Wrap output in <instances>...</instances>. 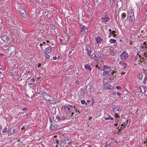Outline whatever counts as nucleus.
<instances>
[{"mask_svg":"<svg viewBox=\"0 0 147 147\" xmlns=\"http://www.w3.org/2000/svg\"><path fill=\"white\" fill-rule=\"evenodd\" d=\"M87 54L89 56H91V53L92 52L91 49L89 45H87L86 46L85 49Z\"/></svg>","mask_w":147,"mask_h":147,"instance_id":"8","label":"nucleus"},{"mask_svg":"<svg viewBox=\"0 0 147 147\" xmlns=\"http://www.w3.org/2000/svg\"><path fill=\"white\" fill-rule=\"evenodd\" d=\"M128 57V54L125 52H123L121 55V58L123 59H126Z\"/></svg>","mask_w":147,"mask_h":147,"instance_id":"12","label":"nucleus"},{"mask_svg":"<svg viewBox=\"0 0 147 147\" xmlns=\"http://www.w3.org/2000/svg\"><path fill=\"white\" fill-rule=\"evenodd\" d=\"M85 68L86 69L89 70L90 71L91 70L92 68L88 64H86L84 65Z\"/></svg>","mask_w":147,"mask_h":147,"instance_id":"18","label":"nucleus"},{"mask_svg":"<svg viewBox=\"0 0 147 147\" xmlns=\"http://www.w3.org/2000/svg\"><path fill=\"white\" fill-rule=\"evenodd\" d=\"M128 13L127 20L129 22L131 23L133 21H134V12L133 10H130L128 12Z\"/></svg>","mask_w":147,"mask_h":147,"instance_id":"2","label":"nucleus"},{"mask_svg":"<svg viewBox=\"0 0 147 147\" xmlns=\"http://www.w3.org/2000/svg\"><path fill=\"white\" fill-rule=\"evenodd\" d=\"M41 95L46 101H49L48 102L50 104L56 103L58 102L56 99L51 96L46 92H43L42 93Z\"/></svg>","mask_w":147,"mask_h":147,"instance_id":"1","label":"nucleus"},{"mask_svg":"<svg viewBox=\"0 0 147 147\" xmlns=\"http://www.w3.org/2000/svg\"><path fill=\"white\" fill-rule=\"evenodd\" d=\"M8 131V129L7 127H5L4 129L2 130V132L3 133H4L5 132H7Z\"/></svg>","mask_w":147,"mask_h":147,"instance_id":"29","label":"nucleus"},{"mask_svg":"<svg viewBox=\"0 0 147 147\" xmlns=\"http://www.w3.org/2000/svg\"><path fill=\"white\" fill-rule=\"evenodd\" d=\"M123 128V127H120V129H119V130H120L121 129H122Z\"/></svg>","mask_w":147,"mask_h":147,"instance_id":"62","label":"nucleus"},{"mask_svg":"<svg viewBox=\"0 0 147 147\" xmlns=\"http://www.w3.org/2000/svg\"><path fill=\"white\" fill-rule=\"evenodd\" d=\"M114 0H110V2L111 3L110 4V5L112 6L113 4V3L114 2Z\"/></svg>","mask_w":147,"mask_h":147,"instance_id":"35","label":"nucleus"},{"mask_svg":"<svg viewBox=\"0 0 147 147\" xmlns=\"http://www.w3.org/2000/svg\"><path fill=\"white\" fill-rule=\"evenodd\" d=\"M121 3H122L120 1L117 2V7H118V8H120L122 6Z\"/></svg>","mask_w":147,"mask_h":147,"instance_id":"20","label":"nucleus"},{"mask_svg":"<svg viewBox=\"0 0 147 147\" xmlns=\"http://www.w3.org/2000/svg\"><path fill=\"white\" fill-rule=\"evenodd\" d=\"M117 89L119 90L121 88V87L120 86H117L116 87Z\"/></svg>","mask_w":147,"mask_h":147,"instance_id":"42","label":"nucleus"},{"mask_svg":"<svg viewBox=\"0 0 147 147\" xmlns=\"http://www.w3.org/2000/svg\"><path fill=\"white\" fill-rule=\"evenodd\" d=\"M76 83L78 85H80V84L79 83V82L78 81V80H76Z\"/></svg>","mask_w":147,"mask_h":147,"instance_id":"38","label":"nucleus"},{"mask_svg":"<svg viewBox=\"0 0 147 147\" xmlns=\"http://www.w3.org/2000/svg\"><path fill=\"white\" fill-rule=\"evenodd\" d=\"M143 47L144 48V47H146V49H147V46H143Z\"/></svg>","mask_w":147,"mask_h":147,"instance_id":"52","label":"nucleus"},{"mask_svg":"<svg viewBox=\"0 0 147 147\" xmlns=\"http://www.w3.org/2000/svg\"><path fill=\"white\" fill-rule=\"evenodd\" d=\"M45 51L46 52V53H49L51 52V48L49 47H47L45 49Z\"/></svg>","mask_w":147,"mask_h":147,"instance_id":"19","label":"nucleus"},{"mask_svg":"<svg viewBox=\"0 0 147 147\" xmlns=\"http://www.w3.org/2000/svg\"><path fill=\"white\" fill-rule=\"evenodd\" d=\"M94 2H97V0H93Z\"/></svg>","mask_w":147,"mask_h":147,"instance_id":"54","label":"nucleus"},{"mask_svg":"<svg viewBox=\"0 0 147 147\" xmlns=\"http://www.w3.org/2000/svg\"><path fill=\"white\" fill-rule=\"evenodd\" d=\"M55 27L54 26H53L52 27V29H54L55 30Z\"/></svg>","mask_w":147,"mask_h":147,"instance_id":"48","label":"nucleus"},{"mask_svg":"<svg viewBox=\"0 0 147 147\" xmlns=\"http://www.w3.org/2000/svg\"><path fill=\"white\" fill-rule=\"evenodd\" d=\"M104 146L105 147H107V145H105Z\"/></svg>","mask_w":147,"mask_h":147,"instance_id":"64","label":"nucleus"},{"mask_svg":"<svg viewBox=\"0 0 147 147\" xmlns=\"http://www.w3.org/2000/svg\"><path fill=\"white\" fill-rule=\"evenodd\" d=\"M70 114H71V117H72L73 114H74V113H71Z\"/></svg>","mask_w":147,"mask_h":147,"instance_id":"51","label":"nucleus"},{"mask_svg":"<svg viewBox=\"0 0 147 147\" xmlns=\"http://www.w3.org/2000/svg\"><path fill=\"white\" fill-rule=\"evenodd\" d=\"M71 51H69V54H70L71 53Z\"/></svg>","mask_w":147,"mask_h":147,"instance_id":"60","label":"nucleus"},{"mask_svg":"<svg viewBox=\"0 0 147 147\" xmlns=\"http://www.w3.org/2000/svg\"><path fill=\"white\" fill-rule=\"evenodd\" d=\"M1 38L2 40L6 43H8L9 41V39L6 35L3 34L1 36Z\"/></svg>","mask_w":147,"mask_h":147,"instance_id":"7","label":"nucleus"},{"mask_svg":"<svg viewBox=\"0 0 147 147\" xmlns=\"http://www.w3.org/2000/svg\"><path fill=\"white\" fill-rule=\"evenodd\" d=\"M73 106L69 105H67V106H65L64 107V110L66 111H68L69 112H71L73 109Z\"/></svg>","mask_w":147,"mask_h":147,"instance_id":"6","label":"nucleus"},{"mask_svg":"<svg viewBox=\"0 0 147 147\" xmlns=\"http://www.w3.org/2000/svg\"><path fill=\"white\" fill-rule=\"evenodd\" d=\"M127 123H126V122L122 124L121 126H126L127 125Z\"/></svg>","mask_w":147,"mask_h":147,"instance_id":"37","label":"nucleus"},{"mask_svg":"<svg viewBox=\"0 0 147 147\" xmlns=\"http://www.w3.org/2000/svg\"><path fill=\"white\" fill-rule=\"evenodd\" d=\"M63 118L65 119H67V117L66 116H65L63 117Z\"/></svg>","mask_w":147,"mask_h":147,"instance_id":"50","label":"nucleus"},{"mask_svg":"<svg viewBox=\"0 0 147 147\" xmlns=\"http://www.w3.org/2000/svg\"><path fill=\"white\" fill-rule=\"evenodd\" d=\"M138 56H135V59H137V58H138Z\"/></svg>","mask_w":147,"mask_h":147,"instance_id":"56","label":"nucleus"},{"mask_svg":"<svg viewBox=\"0 0 147 147\" xmlns=\"http://www.w3.org/2000/svg\"><path fill=\"white\" fill-rule=\"evenodd\" d=\"M103 87L105 89H109V87H110L109 84L108 85L106 83H105L104 84Z\"/></svg>","mask_w":147,"mask_h":147,"instance_id":"22","label":"nucleus"},{"mask_svg":"<svg viewBox=\"0 0 147 147\" xmlns=\"http://www.w3.org/2000/svg\"><path fill=\"white\" fill-rule=\"evenodd\" d=\"M13 48V49H14V47H10L9 48H8V51H10V50L11 49H12ZM14 50H12V51L11 52H11H14Z\"/></svg>","mask_w":147,"mask_h":147,"instance_id":"30","label":"nucleus"},{"mask_svg":"<svg viewBox=\"0 0 147 147\" xmlns=\"http://www.w3.org/2000/svg\"><path fill=\"white\" fill-rule=\"evenodd\" d=\"M20 12L21 15L23 17L25 18L26 17V13L25 10L24 9H21L20 11Z\"/></svg>","mask_w":147,"mask_h":147,"instance_id":"14","label":"nucleus"},{"mask_svg":"<svg viewBox=\"0 0 147 147\" xmlns=\"http://www.w3.org/2000/svg\"><path fill=\"white\" fill-rule=\"evenodd\" d=\"M116 33L115 31H113L112 32V34L114 37H115L116 36V35L115 34V33Z\"/></svg>","mask_w":147,"mask_h":147,"instance_id":"33","label":"nucleus"},{"mask_svg":"<svg viewBox=\"0 0 147 147\" xmlns=\"http://www.w3.org/2000/svg\"><path fill=\"white\" fill-rule=\"evenodd\" d=\"M103 71H104V72L103 73V76H105L107 74H108V70H105L104 68H103Z\"/></svg>","mask_w":147,"mask_h":147,"instance_id":"28","label":"nucleus"},{"mask_svg":"<svg viewBox=\"0 0 147 147\" xmlns=\"http://www.w3.org/2000/svg\"><path fill=\"white\" fill-rule=\"evenodd\" d=\"M115 116L116 117H117V118L119 117L117 115H115Z\"/></svg>","mask_w":147,"mask_h":147,"instance_id":"55","label":"nucleus"},{"mask_svg":"<svg viewBox=\"0 0 147 147\" xmlns=\"http://www.w3.org/2000/svg\"><path fill=\"white\" fill-rule=\"evenodd\" d=\"M68 144H69V145H70V144H71V142H70L68 143Z\"/></svg>","mask_w":147,"mask_h":147,"instance_id":"61","label":"nucleus"},{"mask_svg":"<svg viewBox=\"0 0 147 147\" xmlns=\"http://www.w3.org/2000/svg\"><path fill=\"white\" fill-rule=\"evenodd\" d=\"M65 120V119L63 118V117L62 118H61V121H64Z\"/></svg>","mask_w":147,"mask_h":147,"instance_id":"49","label":"nucleus"},{"mask_svg":"<svg viewBox=\"0 0 147 147\" xmlns=\"http://www.w3.org/2000/svg\"><path fill=\"white\" fill-rule=\"evenodd\" d=\"M118 125V124L117 123V124H115V125L116 126H117V125Z\"/></svg>","mask_w":147,"mask_h":147,"instance_id":"59","label":"nucleus"},{"mask_svg":"<svg viewBox=\"0 0 147 147\" xmlns=\"http://www.w3.org/2000/svg\"><path fill=\"white\" fill-rule=\"evenodd\" d=\"M96 40L97 41V43H100L102 42V39L100 37L98 36L96 38Z\"/></svg>","mask_w":147,"mask_h":147,"instance_id":"17","label":"nucleus"},{"mask_svg":"<svg viewBox=\"0 0 147 147\" xmlns=\"http://www.w3.org/2000/svg\"><path fill=\"white\" fill-rule=\"evenodd\" d=\"M96 67L98 68V69H100V67H98L97 65H96Z\"/></svg>","mask_w":147,"mask_h":147,"instance_id":"44","label":"nucleus"},{"mask_svg":"<svg viewBox=\"0 0 147 147\" xmlns=\"http://www.w3.org/2000/svg\"><path fill=\"white\" fill-rule=\"evenodd\" d=\"M57 128V125L54 123H51V125L50 127V129L51 130H54Z\"/></svg>","mask_w":147,"mask_h":147,"instance_id":"15","label":"nucleus"},{"mask_svg":"<svg viewBox=\"0 0 147 147\" xmlns=\"http://www.w3.org/2000/svg\"><path fill=\"white\" fill-rule=\"evenodd\" d=\"M117 94L118 96H119L121 95L122 94V93L117 92Z\"/></svg>","mask_w":147,"mask_h":147,"instance_id":"41","label":"nucleus"},{"mask_svg":"<svg viewBox=\"0 0 147 147\" xmlns=\"http://www.w3.org/2000/svg\"><path fill=\"white\" fill-rule=\"evenodd\" d=\"M79 97L80 98H83L84 97L85 93L84 90L82 89H81L79 94Z\"/></svg>","mask_w":147,"mask_h":147,"instance_id":"10","label":"nucleus"},{"mask_svg":"<svg viewBox=\"0 0 147 147\" xmlns=\"http://www.w3.org/2000/svg\"><path fill=\"white\" fill-rule=\"evenodd\" d=\"M85 101L84 100H82L81 101V103L82 104H84L85 103Z\"/></svg>","mask_w":147,"mask_h":147,"instance_id":"39","label":"nucleus"},{"mask_svg":"<svg viewBox=\"0 0 147 147\" xmlns=\"http://www.w3.org/2000/svg\"><path fill=\"white\" fill-rule=\"evenodd\" d=\"M140 90L142 93L144 94V95H147V88L146 87L142 86L140 88Z\"/></svg>","mask_w":147,"mask_h":147,"instance_id":"9","label":"nucleus"},{"mask_svg":"<svg viewBox=\"0 0 147 147\" xmlns=\"http://www.w3.org/2000/svg\"><path fill=\"white\" fill-rule=\"evenodd\" d=\"M31 80H32L33 82H34L35 81V80L33 78L31 79Z\"/></svg>","mask_w":147,"mask_h":147,"instance_id":"57","label":"nucleus"},{"mask_svg":"<svg viewBox=\"0 0 147 147\" xmlns=\"http://www.w3.org/2000/svg\"><path fill=\"white\" fill-rule=\"evenodd\" d=\"M147 80V76L144 78L143 83L144 84H145L146 83V81Z\"/></svg>","mask_w":147,"mask_h":147,"instance_id":"34","label":"nucleus"},{"mask_svg":"<svg viewBox=\"0 0 147 147\" xmlns=\"http://www.w3.org/2000/svg\"><path fill=\"white\" fill-rule=\"evenodd\" d=\"M81 34L82 35H84L86 34L88 31L87 27L82 25L81 26Z\"/></svg>","mask_w":147,"mask_h":147,"instance_id":"4","label":"nucleus"},{"mask_svg":"<svg viewBox=\"0 0 147 147\" xmlns=\"http://www.w3.org/2000/svg\"><path fill=\"white\" fill-rule=\"evenodd\" d=\"M104 69H108L109 68V67L108 66L105 65L104 66Z\"/></svg>","mask_w":147,"mask_h":147,"instance_id":"40","label":"nucleus"},{"mask_svg":"<svg viewBox=\"0 0 147 147\" xmlns=\"http://www.w3.org/2000/svg\"><path fill=\"white\" fill-rule=\"evenodd\" d=\"M111 34H109V36H108V37H109V38L111 36Z\"/></svg>","mask_w":147,"mask_h":147,"instance_id":"53","label":"nucleus"},{"mask_svg":"<svg viewBox=\"0 0 147 147\" xmlns=\"http://www.w3.org/2000/svg\"><path fill=\"white\" fill-rule=\"evenodd\" d=\"M110 34H112V32L111 29H109V30Z\"/></svg>","mask_w":147,"mask_h":147,"instance_id":"43","label":"nucleus"},{"mask_svg":"<svg viewBox=\"0 0 147 147\" xmlns=\"http://www.w3.org/2000/svg\"><path fill=\"white\" fill-rule=\"evenodd\" d=\"M90 57L91 59L96 61L98 60L100 58V56L97 53H93Z\"/></svg>","mask_w":147,"mask_h":147,"instance_id":"5","label":"nucleus"},{"mask_svg":"<svg viewBox=\"0 0 147 147\" xmlns=\"http://www.w3.org/2000/svg\"><path fill=\"white\" fill-rule=\"evenodd\" d=\"M27 109L26 108H24L22 110H23V111H25L26 110H27Z\"/></svg>","mask_w":147,"mask_h":147,"instance_id":"47","label":"nucleus"},{"mask_svg":"<svg viewBox=\"0 0 147 147\" xmlns=\"http://www.w3.org/2000/svg\"><path fill=\"white\" fill-rule=\"evenodd\" d=\"M109 42L111 43H115L116 42V40L115 39H111L109 40Z\"/></svg>","mask_w":147,"mask_h":147,"instance_id":"26","label":"nucleus"},{"mask_svg":"<svg viewBox=\"0 0 147 147\" xmlns=\"http://www.w3.org/2000/svg\"><path fill=\"white\" fill-rule=\"evenodd\" d=\"M57 59V58L56 57H53V59L54 60H55Z\"/></svg>","mask_w":147,"mask_h":147,"instance_id":"45","label":"nucleus"},{"mask_svg":"<svg viewBox=\"0 0 147 147\" xmlns=\"http://www.w3.org/2000/svg\"><path fill=\"white\" fill-rule=\"evenodd\" d=\"M140 61L141 63L143 61H144V60L142 59H140Z\"/></svg>","mask_w":147,"mask_h":147,"instance_id":"46","label":"nucleus"},{"mask_svg":"<svg viewBox=\"0 0 147 147\" xmlns=\"http://www.w3.org/2000/svg\"><path fill=\"white\" fill-rule=\"evenodd\" d=\"M114 113L115 114H118L121 111V109L119 107H117L116 108H114L113 109Z\"/></svg>","mask_w":147,"mask_h":147,"instance_id":"11","label":"nucleus"},{"mask_svg":"<svg viewBox=\"0 0 147 147\" xmlns=\"http://www.w3.org/2000/svg\"><path fill=\"white\" fill-rule=\"evenodd\" d=\"M144 144L146 147H147V139L144 141Z\"/></svg>","mask_w":147,"mask_h":147,"instance_id":"32","label":"nucleus"},{"mask_svg":"<svg viewBox=\"0 0 147 147\" xmlns=\"http://www.w3.org/2000/svg\"><path fill=\"white\" fill-rule=\"evenodd\" d=\"M119 64L123 69H125L126 68L127 65L126 63H124L123 61H119Z\"/></svg>","mask_w":147,"mask_h":147,"instance_id":"13","label":"nucleus"},{"mask_svg":"<svg viewBox=\"0 0 147 147\" xmlns=\"http://www.w3.org/2000/svg\"><path fill=\"white\" fill-rule=\"evenodd\" d=\"M56 120L58 121H59L61 120V118L59 116H57L56 117Z\"/></svg>","mask_w":147,"mask_h":147,"instance_id":"31","label":"nucleus"},{"mask_svg":"<svg viewBox=\"0 0 147 147\" xmlns=\"http://www.w3.org/2000/svg\"><path fill=\"white\" fill-rule=\"evenodd\" d=\"M47 42L48 43H49V40H47Z\"/></svg>","mask_w":147,"mask_h":147,"instance_id":"63","label":"nucleus"},{"mask_svg":"<svg viewBox=\"0 0 147 147\" xmlns=\"http://www.w3.org/2000/svg\"><path fill=\"white\" fill-rule=\"evenodd\" d=\"M105 119L106 120H108L109 119H110L111 120H114V119L113 118L111 117L110 116H109L107 118H105Z\"/></svg>","mask_w":147,"mask_h":147,"instance_id":"23","label":"nucleus"},{"mask_svg":"<svg viewBox=\"0 0 147 147\" xmlns=\"http://www.w3.org/2000/svg\"><path fill=\"white\" fill-rule=\"evenodd\" d=\"M115 73V72L113 71L110 70V71H108V74L109 76H112L113 77L114 76V73Z\"/></svg>","mask_w":147,"mask_h":147,"instance_id":"16","label":"nucleus"},{"mask_svg":"<svg viewBox=\"0 0 147 147\" xmlns=\"http://www.w3.org/2000/svg\"><path fill=\"white\" fill-rule=\"evenodd\" d=\"M18 130V128L17 126H14L11 127L9 129L8 132L7 133L8 136L11 134L16 132Z\"/></svg>","mask_w":147,"mask_h":147,"instance_id":"3","label":"nucleus"},{"mask_svg":"<svg viewBox=\"0 0 147 147\" xmlns=\"http://www.w3.org/2000/svg\"><path fill=\"white\" fill-rule=\"evenodd\" d=\"M109 20V18L108 17L104 18L103 19V21L105 22H107Z\"/></svg>","mask_w":147,"mask_h":147,"instance_id":"27","label":"nucleus"},{"mask_svg":"<svg viewBox=\"0 0 147 147\" xmlns=\"http://www.w3.org/2000/svg\"><path fill=\"white\" fill-rule=\"evenodd\" d=\"M126 14L125 13H123L121 14V18L122 20H123V19L126 17Z\"/></svg>","mask_w":147,"mask_h":147,"instance_id":"24","label":"nucleus"},{"mask_svg":"<svg viewBox=\"0 0 147 147\" xmlns=\"http://www.w3.org/2000/svg\"><path fill=\"white\" fill-rule=\"evenodd\" d=\"M107 52L109 53L110 54H111V52H112V50L109 47H108V49H107Z\"/></svg>","mask_w":147,"mask_h":147,"instance_id":"25","label":"nucleus"},{"mask_svg":"<svg viewBox=\"0 0 147 147\" xmlns=\"http://www.w3.org/2000/svg\"><path fill=\"white\" fill-rule=\"evenodd\" d=\"M2 127L1 125H0V130H1L2 129Z\"/></svg>","mask_w":147,"mask_h":147,"instance_id":"58","label":"nucleus"},{"mask_svg":"<svg viewBox=\"0 0 147 147\" xmlns=\"http://www.w3.org/2000/svg\"><path fill=\"white\" fill-rule=\"evenodd\" d=\"M143 77V74L142 73L138 74L137 78L139 80L141 79Z\"/></svg>","mask_w":147,"mask_h":147,"instance_id":"21","label":"nucleus"},{"mask_svg":"<svg viewBox=\"0 0 147 147\" xmlns=\"http://www.w3.org/2000/svg\"><path fill=\"white\" fill-rule=\"evenodd\" d=\"M46 57L47 59H49V58L50 56L49 55L47 54V53H46Z\"/></svg>","mask_w":147,"mask_h":147,"instance_id":"36","label":"nucleus"}]
</instances>
